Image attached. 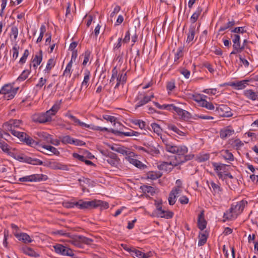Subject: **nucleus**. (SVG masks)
<instances>
[{
    "mask_svg": "<svg viewBox=\"0 0 258 258\" xmlns=\"http://www.w3.org/2000/svg\"><path fill=\"white\" fill-rule=\"evenodd\" d=\"M230 147L236 150H239L244 145V144L239 139H231L228 141Z\"/></svg>",
    "mask_w": 258,
    "mask_h": 258,
    "instance_id": "393cba45",
    "label": "nucleus"
},
{
    "mask_svg": "<svg viewBox=\"0 0 258 258\" xmlns=\"http://www.w3.org/2000/svg\"><path fill=\"white\" fill-rule=\"evenodd\" d=\"M212 165L219 179L224 180L226 177H232V175L228 171L229 165L217 162H212Z\"/></svg>",
    "mask_w": 258,
    "mask_h": 258,
    "instance_id": "7ed1b4c3",
    "label": "nucleus"
},
{
    "mask_svg": "<svg viewBox=\"0 0 258 258\" xmlns=\"http://www.w3.org/2000/svg\"><path fill=\"white\" fill-rule=\"evenodd\" d=\"M91 55V51L89 50H87L84 53L82 54V56H84V60L83 62V65L85 66L90 59Z\"/></svg>",
    "mask_w": 258,
    "mask_h": 258,
    "instance_id": "5fc2aeb1",
    "label": "nucleus"
},
{
    "mask_svg": "<svg viewBox=\"0 0 258 258\" xmlns=\"http://www.w3.org/2000/svg\"><path fill=\"white\" fill-rule=\"evenodd\" d=\"M244 96L247 98L255 101L258 100V94L252 89H247L243 91Z\"/></svg>",
    "mask_w": 258,
    "mask_h": 258,
    "instance_id": "b1692460",
    "label": "nucleus"
},
{
    "mask_svg": "<svg viewBox=\"0 0 258 258\" xmlns=\"http://www.w3.org/2000/svg\"><path fill=\"white\" fill-rule=\"evenodd\" d=\"M235 25V21L234 20L229 21L227 24L220 27L219 31H223L228 28H229Z\"/></svg>",
    "mask_w": 258,
    "mask_h": 258,
    "instance_id": "4d7b16f0",
    "label": "nucleus"
},
{
    "mask_svg": "<svg viewBox=\"0 0 258 258\" xmlns=\"http://www.w3.org/2000/svg\"><path fill=\"white\" fill-rule=\"evenodd\" d=\"M60 104L61 100L59 101L56 102L52 106V107L47 111L50 115H51V116L54 115L59 109L60 107Z\"/></svg>",
    "mask_w": 258,
    "mask_h": 258,
    "instance_id": "c9c22d12",
    "label": "nucleus"
},
{
    "mask_svg": "<svg viewBox=\"0 0 258 258\" xmlns=\"http://www.w3.org/2000/svg\"><path fill=\"white\" fill-rule=\"evenodd\" d=\"M200 26V24L199 25L198 28L196 30V26H194V25H190L188 32L187 33V43H189L194 40L196 34V32L198 30Z\"/></svg>",
    "mask_w": 258,
    "mask_h": 258,
    "instance_id": "412c9836",
    "label": "nucleus"
},
{
    "mask_svg": "<svg viewBox=\"0 0 258 258\" xmlns=\"http://www.w3.org/2000/svg\"><path fill=\"white\" fill-rule=\"evenodd\" d=\"M201 105L202 106L204 107L209 110H214L215 108L214 105L211 102H208L205 99L202 100Z\"/></svg>",
    "mask_w": 258,
    "mask_h": 258,
    "instance_id": "8fccbe9b",
    "label": "nucleus"
},
{
    "mask_svg": "<svg viewBox=\"0 0 258 258\" xmlns=\"http://www.w3.org/2000/svg\"><path fill=\"white\" fill-rule=\"evenodd\" d=\"M234 133V130L230 126H228L221 130L220 133V137L224 139L232 136Z\"/></svg>",
    "mask_w": 258,
    "mask_h": 258,
    "instance_id": "5701e85b",
    "label": "nucleus"
},
{
    "mask_svg": "<svg viewBox=\"0 0 258 258\" xmlns=\"http://www.w3.org/2000/svg\"><path fill=\"white\" fill-rule=\"evenodd\" d=\"M199 238L198 245L199 246H202L206 243L207 236L205 233H201L199 234Z\"/></svg>",
    "mask_w": 258,
    "mask_h": 258,
    "instance_id": "de8ad7c7",
    "label": "nucleus"
},
{
    "mask_svg": "<svg viewBox=\"0 0 258 258\" xmlns=\"http://www.w3.org/2000/svg\"><path fill=\"white\" fill-rule=\"evenodd\" d=\"M141 188L145 192H147L151 194L155 192L154 188L151 186L143 185L141 186Z\"/></svg>",
    "mask_w": 258,
    "mask_h": 258,
    "instance_id": "338daca9",
    "label": "nucleus"
},
{
    "mask_svg": "<svg viewBox=\"0 0 258 258\" xmlns=\"http://www.w3.org/2000/svg\"><path fill=\"white\" fill-rule=\"evenodd\" d=\"M202 12V8L201 7H199L196 12L192 15L190 18V20L191 22L190 25H194V26H196L195 24L196 22L198 19L200 15H201Z\"/></svg>",
    "mask_w": 258,
    "mask_h": 258,
    "instance_id": "473e14b6",
    "label": "nucleus"
},
{
    "mask_svg": "<svg viewBox=\"0 0 258 258\" xmlns=\"http://www.w3.org/2000/svg\"><path fill=\"white\" fill-rule=\"evenodd\" d=\"M77 202H64L62 203V205L64 208H74L77 207Z\"/></svg>",
    "mask_w": 258,
    "mask_h": 258,
    "instance_id": "052dcab7",
    "label": "nucleus"
},
{
    "mask_svg": "<svg viewBox=\"0 0 258 258\" xmlns=\"http://www.w3.org/2000/svg\"><path fill=\"white\" fill-rule=\"evenodd\" d=\"M0 148L2 150V151L8 155H11L12 154L10 151V148L8 144L6 143L4 141L0 140Z\"/></svg>",
    "mask_w": 258,
    "mask_h": 258,
    "instance_id": "37998d69",
    "label": "nucleus"
},
{
    "mask_svg": "<svg viewBox=\"0 0 258 258\" xmlns=\"http://www.w3.org/2000/svg\"><path fill=\"white\" fill-rule=\"evenodd\" d=\"M220 156L226 161H233L234 157L233 154L228 150H222L220 151Z\"/></svg>",
    "mask_w": 258,
    "mask_h": 258,
    "instance_id": "cd10ccee",
    "label": "nucleus"
},
{
    "mask_svg": "<svg viewBox=\"0 0 258 258\" xmlns=\"http://www.w3.org/2000/svg\"><path fill=\"white\" fill-rule=\"evenodd\" d=\"M131 255L135 258H148L150 257L149 253H145L135 248Z\"/></svg>",
    "mask_w": 258,
    "mask_h": 258,
    "instance_id": "f704fd0d",
    "label": "nucleus"
},
{
    "mask_svg": "<svg viewBox=\"0 0 258 258\" xmlns=\"http://www.w3.org/2000/svg\"><path fill=\"white\" fill-rule=\"evenodd\" d=\"M190 158H187V157H177L176 156H171L168 159V161L163 162L161 165V168L163 169L168 165H171L172 167L178 166L186 161L189 160Z\"/></svg>",
    "mask_w": 258,
    "mask_h": 258,
    "instance_id": "39448f33",
    "label": "nucleus"
},
{
    "mask_svg": "<svg viewBox=\"0 0 258 258\" xmlns=\"http://www.w3.org/2000/svg\"><path fill=\"white\" fill-rule=\"evenodd\" d=\"M61 142L64 144H73L75 145H81L82 141L75 139L70 136H65L62 137L61 138Z\"/></svg>",
    "mask_w": 258,
    "mask_h": 258,
    "instance_id": "aec40b11",
    "label": "nucleus"
},
{
    "mask_svg": "<svg viewBox=\"0 0 258 258\" xmlns=\"http://www.w3.org/2000/svg\"><path fill=\"white\" fill-rule=\"evenodd\" d=\"M18 28L16 26H12L11 29L10 37L11 40L16 41L18 35Z\"/></svg>",
    "mask_w": 258,
    "mask_h": 258,
    "instance_id": "79ce46f5",
    "label": "nucleus"
},
{
    "mask_svg": "<svg viewBox=\"0 0 258 258\" xmlns=\"http://www.w3.org/2000/svg\"><path fill=\"white\" fill-rule=\"evenodd\" d=\"M70 241L76 247L82 248L84 244H91L93 240L83 236L79 235L75 236Z\"/></svg>",
    "mask_w": 258,
    "mask_h": 258,
    "instance_id": "6e6552de",
    "label": "nucleus"
},
{
    "mask_svg": "<svg viewBox=\"0 0 258 258\" xmlns=\"http://www.w3.org/2000/svg\"><path fill=\"white\" fill-rule=\"evenodd\" d=\"M247 202L246 201L242 200L235 204H233L231 206V210L234 212V214L237 217L243 210L245 207L247 205Z\"/></svg>",
    "mask_w": 258,
    "mask_h": 258,
    "instance_id": "2eb2a0df",
    "label": "nucleus"
},
{
    "mask_svg": "<svg viewBox=\"0 0 258 258\" xmlns=\"http://www.w3.org/2000/svg\"><path fill=\"white\" fill-rule=\"evenodd\" d=\"M112 133H113L114 134H115L118 136H125V137H132V136L138 137L140 135V133L136 132V131H134L131 129H129L128 131H127V132H121V131H113Z\"/></svg>",
    "mask_w": 258,
    "mask_h": 258,
    "instance_id": "4be33fe9",
    "label": "nucleus"
},
{
    "mask_svg": "<svg viewBox=\"0 0 258 258\" xmlns=\"http://www.w3.org/2000/svg\"><path fill=\"white\" fill-rule=\"evenodd\" d=\"M55 63L56 61L54 58H51L49 59L44 71L46 72L49 73L50 70L52 69V68H53L54 67Z\"/></svg>",
    "mask_w": 258,
    "mask_h": 258,
    "instance_id": "a18cd8bd",
    "label": "nucleus"
},
{
    "mask_svg": "<svg viewBox=\"0 0 258 258\" xmlns=\"http://www.w3.org/2000/svg\"><path fill=\"white\" fill-rule=\"evenodd\" d=\"M52 116L47 111L44 113L40 114L37 119V121L40 123H45L51 120Z\"/></svg>",
    "mask_w": 258,
    "mask_h": 258,
    "instance_id": "c85d7f7f",
    "label": "nucleus"
},
{
    "mask_svg": "<svg viewBox=\"0 0 258 258\" xmlns=\"http://www.w3.org/2000/svg\"><path fill=\"white\" fill-rule=\"evenodd\" d=\"M154 97V95L153 93H152L150 95L139 93L136 98V101L137 102V103L135 105V108H137L144 105L150 101Z\"/></svg>",
    "mask_w": 258,
    "mask_h": 258,
    "instance_id": "f8f14e48",
    "label": "nucleus"
},
{
    "mask_svg": "<svg viewBox=\"0 0 258 258\" xmlns=\"http://www.w3.org/2000/svg\"><path fill=\"white\" fill-rule=\"evenodd\" d=\"M210 156L209 153H201L196 156V160L199 162H205L210 159Z\"/></svg>",
    "mask_w": 258,
    "mask_h": 258,
    "instance_id": "4c0bfd02",
    "label": "nucleus"
},
{
    "mask_svg": "<svg viewBox=\"0 0 258 258\" xmlns=\"http://www.w3.org/2000/svg\"><path fill=\"white\" fill-rule=\"evenodd\" d=\"M11 133L14 136L18 138L21 141L25 143L26 145L31 147L34 146L36 143L34 140L25 133L18 131L17 130H12L10 128Z\"/></svg>",
    "mask_w": 258,
    "mask_h": 258,
    "instance_id": "423d86ee",
    "label": "nucleus"
},
{
    "mask_svg": "<svg viewBox=\"0 0 258 258\" xmlns=\"http://www.w3.org/2000/svg\"><path fill=\"white\" fill-rule=\"evenodd\" d=\"M173 213L169 211L162 210L160 213H157V216L161 218H164L166 219L172 218L173 216Z\"/></svg>",
    "mask_w": 258,
    "mask_h": 258,
    "instance_id": "ea45409f",
    "label": "nucleus"
},
{
    "mask_svg": "<svg viewBox=\"0 0 258 258\" xmlns=\"http://www.w3.org/2000/svg\"><path fill=\"white\" fill-rule=\"evenodd\" d=\"M42 148L49 151L54 155H58L59 154V152L58 151V150L53 146L44 145L43 146H42Z\"/></svg>",
    "mask_w": 258,
    "mask_h": 258,
    "instance_id": "09e8293b",
    "label": "nucleus"
},
{
    "mask_svg": "<svg viewBox=\"0 0 258 258\" xmlns=\"http://www.w3.org/2000/svg\"><path fill=\"white\" fill-rule=\"evenodd\" d=\"M176 196L172 191H171L168 197L169 205H173L175 204L176 202Z\"/></svg>",
    "mask_w": 258,
    "mask_h": 258,
    "instance_id": "774afa93",
    "label": "nucleus"
},
{
    "mask_svg": "<svg viewBox=\"0 0 258 258\" xmlns=\"http://www.w3.org/2000/svg\"><path fill=\"white\" fill-rule=\"evenodd\" d=\"M17 89L13 88L11 85L6 84L0 90V94H4L5 99L10 100L14 97Z\"/></svg>",
    "mask_w": 258,
    "mask_h": 258,
    "instance_id": "1a4fd4ad",
    "label": "nucleus"
},
{
    "mask_svg": "<svg viewBox=\"0 0 258 258\" xmlns=\"http://www.w3.org/2000/svg\"><path fill=\"white\" fill-rule=\"evenodd\" d=\"M30 71L29 70H24L18 78V80L20 81H23L26 80L30 74Z\"/></svg>",
    "mask_w": 258,
    "mask_h": 258,
    "instance_id": "13d9d810",
    "label": "nucleus"
},
{
    "mask_svg": "<svg viewBox=\"0 0 258 258\" xmlns=\"http://www.w3.org/2000/svg\"><path fill=\"white\" fill-rule=\"evenodd\" d=\"M209 186L214 196H216L219 198L221 197L222 194L223 189L220 186L219 183H215L214 181H211L210 182Z\"/></svg>",
    "mask_w": 258,
    "mask_h": 258,
    "instance_id": "dca6fc26",
    "label": "nucleus"
},
{
    "mask_svg": "<svg viewBox=\"0 0 258 258\" xmlns=\"http://www.w3.org/2000/svg\"><path fill=\"white\" fill-rule=\"evenodd\" d=\"M223 217L227 220H233L237 218L231 208L224 213Z\"/></svg>",
    "mask_w": 258,
    "mask_h": 258,
    "instance_id": "a19ab883",
    "label": "nucleus"
},
{
    "mask_svg": "<svg viewBox=\"0 0 258 258\" xmlns=\"http://www.w3.org/2000/svg\"><path fill=\"white\" fill-rule=\"evenodd\" d=\"M37 137L36 138V140H34V142L36 143L34 146H31L32 147H42V146L45 145V144H49L51 142L50 138L51 135L45 132H38L37 133Z\"/></svg>",
    "mask_w": 258,
    "mask_h": 258,
    "instance_id": "0eeeda50",
    "label": "nucleus"
},
{
    "mask_svg": "<svg viewBox=\"0 0 258 258\" xmlns=\"http://www.w3.org/2000/svg\"><path fill=\"white\" fill-rule=\"evenodd\" d=\"M227 184L228 185L230 189L235 188L236 186V183L238 181L236 178H234L232 175V177H226V179H224Z\"/></svg>",
    "mask_w": 258,
    "mask_h": 258,
    "instance_id": "e433bc0d",
    "label": "nucleus"
},
{
    "mask_svg": "<svg viewBox=\"0 0 258 258\" xmlns=\"http://www.w3.org/2000/svg\"><path fill=\"white\" fill-rule=\"evenodd\" d=\"M54 251L57 254L62 255L73 256L74 255L73 251L70 248L64 246L60 244H57L53 246Z\"/></svg>",
    "mask_w": 258,
    "mask_h": 258,
    "instance_id": "ddd939ff",
    "label": "nucleus"
},
{
    "mask_svg": "<svg viewBox=\"0 0 258 258\" xmlns=\"http://www.w3.org/2000/svg\"><path fill=\"white\" fill-rule=\"evenodd\" d=\"M20 161L34 165H41L43 164V162L37 158H31L29 157H19Z\"/></svg>",
    "mask_w": 258,
    "mask_h": 258,
    "instance_id": "f3484780",
    "label": "nucleus"
},
{
    "mask_svg": "<svg viewBox=\"0 0 258 258\" xmlns=\"http://www.w3.org/2000/svg\"><path fill=\"white\" fill-rule=\"evenodd\" d=\"M77 207L81 210L91 209L98 207H102L105 209L109 207L108 204L100 200H94L91 201H84L80 200L77 201Z\"/></svg>",
    "mask_w": 258,
    "mask_h": 258,
    "instance_id": "f03ea898",
    "label": "nucleus"
},
{
    "mask_svg": "<svg viewBox=\"0 0 258 258\" xmlns=\"http://www.w3.org/2000/svg\"><path fill=\"white\" fill-rule=\"evenodd\" d=\"M176 113H177L181 119L184 120L188 119L191 117V115L188 111L179 107L176 108Z\"/></svg>",
    "mask_w": 258,
    "mask_h": 258,
    "instance_id": "2f4dec72",
    "label": "nucleus"
},
{
    "mask_svg": "<svg viewBox=\"0 0 258 258\" xmlns=\"http://www.w3.org/2000/svg\"><path fill=\"white\" fill-rule=\"evenodd\" d=\"M151 126L155 133L157 134L158 136L161 135L162 130L158 124L156 123H152L151 124Z\"/></svg>",
    "mask_w": 258,
    "mask_h": 258,
    "instance_id": "3c124183",
    "label": "nucleus"
},
{
    "mask_svg": "<svg viewBox=\"0 0 258 258\" xmlns=\"http://www.w3.org/2000/svg\"><path fill=\"white\" fill-rule=\"evenodd\" d=\"M29 54V50L28 49H25L23 56L21 57V58L19 60V63L21 64L24 63L26 62V59H27Z\"/></svg>",
    "mask_w": 258,
    "mask_h": 258,
    "instance_id": "0e129e2a",
    "label": "nucleus"
},
{
    "mask_svg": "<svg viewBox=\"0 0 258 258\" xmlns=\"http://www.w3.org/2000/svg\"><path fill=\"white\" fill-rule=\"evenodd\" d=\"M21 124L22 121L20 120H11L4 124V127L6 130L10 132V128L16 130L15 128L19 127Z\"/></svg>",
    "mask_w": 258,
    "mask_h": 258,
    "instance_id": "a211bd4d",
    "label": "nucleus"
},
{
    "mask_svg": "<svg viewBox=\"0 0 258 258\" xmlns=\"http://www.w3.org/2000/svg\"><path fill=\"white\" fill-rule=\"evenodd\" d=\"M48 179L46 175L42 174H35L25 176L19 179L20 182H37L45 181Z\"/></svg>",
    "mask_w": 258,
    "mask_h": 258,
    "instance_id": "9d476101",
    "label": "nucleus"
},
{
    "mask_svg": "<svg viewBox=\"0 0 258 258\" xmlns=\"http://www.w3.org/2000/svg\"><path fill=\"white\" fill-rule=\"evenodd\" d=\"M106 161L112 166L116 167L118 164V158H108L107 159H106Z\"/></svg>",
    "mask_w": 258,
    "mask_h": 258,
    "instance_id": "680f3d73",
    "label": "nucleus"
},
{
    "mask_svg": "<svg viewBox=\"0 0 258 258\" xmlns=\"http://www.w3.org/2000/svg\"><path fill=\"white\" fill-rule=\"evenodd\" d=\"M233 42V51L230 53V55L240 53L244 48L243 45L240 44V37L238 34L231 35Z\"/></svg>",
    "mask_w": 258,
    "mask_h": 258,
    "instance_id": "9b49d317",
    "label": "nucleus"
},
{
    "mask_svg": "<svg viewBox=\"0 0 258 258\" xmlns=\"http://www.w3.org/2000/svg\"><path fill=\"white\" fill-rule=\"evenodd\" d=\"M72 61H70L63 73V76L70 78L72 73Z\"/></svg>",
    "mask_w": 258,
    "mask_h": 258,
    "instance_id": "c03bdc74",
    "label": "nucleus"
},
{
    "mask_svg": "<svg viewBox=\"0 0 258 258\" xmlns=\"http://www.w3.org/2000/svg\"><path fill=\"white\" fill-rule=\"evenodd\" d=\"M66 116L73 121L75 125H79L83 128H89L94 131H100L103 132L108 131V128L106 127H102L99 126H96L93 124H88L85 122H82L76 117L71 114L67 113Z\"/></svg>",
    "mask_w": 258,
    "mask_h": 258,
    "instance_id": "20e7f679",
    "label": "nucleus"
},
{
    "mask_svg": "<svg viewBox=\"0 0 258 258\" xmlns=\"http://www.w3.org/2000/svg\"><path fill=\"white\" fill-rule=\"evenodd\" d=\"M175 88V81L171 80L167 83L166 88L169 91H172Z\"/></svg>",
    "mask_w": 258,
    "mask_h": 258,
    "instance_id": "69168bd1",
    "label": "nucleus"
},
{
    "mask_svg": "<svg viewBox=\"0 0 258 258\" xmlns=\"http://www.w3.org/2000/svg\"><path fill=\"white\" fill-rule=\"evenodd\" d=\"M42 60V51L40 50L38 54H36L34 58L32 59V65L34 68H36L39 66ZM31 64H30V66Z\"/></svg>",
    "mask_w": 258,
    "mask_h": 258,
    "instance_id": "7c9ffc66",
    "label": "nucleus"
},
{
    "mask_svg": "<svg viewBox=\"0 0 258 258\" xmlns=\"http://www.w3.org/2000/svg\"><path fill=\"white\" fill-rule=\"evenodd\" d=\"M22 251L24 253L30 256L36 257L39 256V254L34 251L32 248L27 246L22 248Z\"/></svg>",
    "mask_w": 258,
    "mask_h": 258,
    "instance_id": "72a5a7b5",
    "label": "nucleus"
},
{
    "mask_svg": "<svg viewBox=\"0 0 258 258\" xmlns=\"http://www.w3.org/2000/svg\"><path fill=\"white\" fill-rule=\"evenodd\" d=\"M160 138L167 152L176 154L178 157H187V158H189L188 156L185 155L188 152V148L185 145H176L171 141L170 138L165 135L161 136Z\"/></svg>",
    "mask_w": 258,
    "mask_h": 258,
    "instance_id": "f257e3e1",
    "label": "nucleus"
},
{
    "mask_svg": "<svg viewBox=\"0 0 258 258\" xmlns=\"http://www.w3.org/2000/svg\"><path fill=\"white\" fill-rule=\"evenodd\" d=\"M216 111L219 116L222 117H228L233 115L230 108L225 104L219 105L216 107Z\"/></svg>",
    "mask_w": 258,
    "mask_h": 258,
    "instance_id": "4468645a",
    "label": "nucleus"
},
{
    "mask_svg": "<svg viewBox=\"0 0 258 258\" xmlns=\"http://www.w3.org/2000/svg\"><path fill=\"white\" fill-rule=\"evenodd\" d=\"M51 168L54 170H69V167L67 165L57 162H52L50 163Z\"/></svg>",
    "mask_w": 258,
    "mask_h": 258,
    "instance_id": "c756f323",
    "label": "nucleus"
},
{
    "mask_svg": "<svg viewBox=\"0 0 258 258\" xmlns=\"http://www.w3.org/2000/svg\"><path fill=\"white\" fill-rule=\"evenodd\" d=\"M19 48H20L19 46L17 44H15L13 47V49H12L13 56L12 57H13V59L14 60H16L18 56Z\"/></svg>",
    "mask_w": 258,
    "mask_h": 258,
    "instance_id": "bf43d9fd",
    "label": "nucleus"
},
{
    "mask_svg": "<svg viewBox=\"0 0 258 258\" xmlns=\"http://www.w3.org/2000/svg\"><path fill=\"white\" fill-rule=\"evenodd\" d=\"M122 43V37H119L117 40V42L113 44V50L114 52L120 50Z\"/></svg>",
    "mask_w": 258,
    "mask_h": 258,
    "instance_id": "6e6d98bb",
    "label": "nucleus"
},
{
    "mask_svg": "<svg viewBox=\"0 0 258 258\" xmlns=\"http://www.w3.org/2000/svg\"><path fill=\"white\" fill-rule=\"evenodd\" d=\"M207 221L205 219L204 211H202L198 215V226L201 230L206 228Z\"/></svg>",
    "mask_w": 258,
    "mask_h": 258,
    "instance_id": "bb28decb",
    "label": "nucleus"
},
{
    "mask_svg": "<svg viewBox=\"0 0 258 258\" xmlns=\"http://www.w3.org/2000/svg\"><path fill=\"white\" fill-rule=\"evenodd\" d=\"M90 72L88 70H85L84 72V78L81 84V88H87L89 85V81L90 80Z\"/></svg>",
    "mask_w": 258,
    "mask_h": 258,
    "instance_id": "58836bf2",
    "label": "nucleus"
},
{
    "mask_svg": "<svg viewBox=\"0 0 258 258\" xmlns=\"http://www.w3.org/2000/svg\"><path fill=\"white\" fill-rule=\"evenodd\" d=\"M160 177L161 174L159 172L151 171L147 173V178L152 180L157 179Z\"/></svg>",
    "mask_w": 258,
    "mask_h": 258,
    "instance_id": "864d4df0",
    "label": "nucleus"
},
{
    "mask_svg": "<svg viewBox=\"0 0 258 258\" xmlns=\"http://www.w3.org/2000/svg\"><path fill=\"white\" fill-rule=\"evenodd\" d=\"M246 82L247 81L242 80L236 83H233L232 86L235 87L237 89H243L245 87V84H246Z\"/></svg>",
    "mask_w": 258,
    "mask_h": 258,
    "instance_id": "603ef678",
    "label": "nucleus"
},
{
    "mask_svg": "<svg viewBox=\"0 0 258 258\" xmlns=\"http://www.w3.org/2000/svg\"><path fill=\"white\" fill-rule=\"evenodd\" d=\"M15 236L19 240L22 241L25 243H31L33 241V239L26 233H16Z\"/></svg>",
    "mask_w": 258,
    "mask_h": 258,
    "instance_id": "a878e982",
    "label": "nucleus"
},
{
    "mask_svg": "<svg viewBox=\"0 0 258 258\" xmlns=\"http://www.w3.org/2000/svg\"><path fill=\"white\" fill-rule=\"evenodd\" d=\"M132 154H134L133 153L131 152L129 156L126 158L127 160L132 164L135 166L136 167L140 169H144L147 166L146 165L142 163L140 161L133 158Z\"/></svg>",
    "mask_w": 258,
    "mask_h": 258,
    "instance_id": "6ab92c4d",
    "label": "nucleus"
},
{
    "mask_svg": "<svg viewBox=\"0 0 258 258\" xmlns=\"http://www.w3.org/2000/svg\"><path fill=\"white\" fill-rule=\"evenodd\" d=\"M131 122L135 125H138L142 130L145 129L146 126V122L141 119H132Z\"/></svg>",
    "mask_w": 258,
    "mask_h": 258,
    "instance_id": "49530a36",
    "label": "nucleus"
},
{
    "mask_svg": "<svg viewBox=\"0 0 258 258\" xmlns=\"http://www.w3.org/2000/svg\"><path fill=\"white\" fill-rule=\"evenodd\" d=\"M183 56L182 48H178L177 52L175 54L174 61L176 62L180 58Z\"/></svg>",
    "mask_w": 258,
    "mask_h": 258,
    "instance_id": "e2e57ef3",
    "label": "nucleus"
}]
</instances>
